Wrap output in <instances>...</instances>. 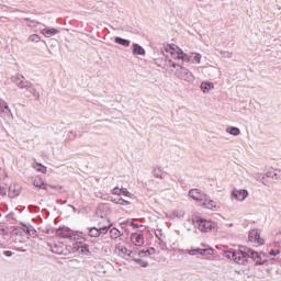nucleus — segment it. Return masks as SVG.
<instances>
[{
  "label": "nucleus",
  "mask_w": 281,
  "mask_h": 281,
  "mask_svg": "<svg viewBox=\"0 0 281 281\" xmlns=\"http://www.w3.org/2000/svg\"><path fill=\"white\" fill-rule=\"evenodd\" d=\"M170 54L175 60H182V63H193V65H201L203 56L200 53H184L177 44H166L162 47V53Z\"/></svg>",
  "instance_id": "f257e3e1"
},
{
  "label": "nucleus",
  "mask_w": 281,
  "mask_h": 281,
  "mask_svg": "<svg viewBox=\"0 0 281 281\" xmlns=\"http://www.w3.org/2000/svg\"><path fill=\"white\" fill-rule=\"evenodd\" d=\"M193 223H194L195 227H198V229L203 233L216 232V227H218L216 222H214L212 220L203 218L201 216H195L193 218Z\"/></svg>",
  "instance_id": "f03ea898"
},
{
  "label": "nucleus",
  "mask_w": 281,
  "mask_h": 281,
  "mask_svg": "<svg viewBox=\"0 0 281 281\" xmlns=\"http://www.w3.org/2000/svg\"><path fill=\"white\" fill-rule=\"evenodd\" d=\"M56 236H58L59 238H68L69 240H83L85 243H87V237H82L79 236L78 234L74 233L71 231V228L67 227V226H59L56 229Z\"/></svg>",
  "instance_id": "7ed1b4c3"
},
{
  "label": "nucleus",
  "mask_w": 281,
  "mask_h": 281,
  "mask_svg": "<svg viewBox=\"0 0 281 281\" xmlns=\"http://www.w3.org/2000/svg\"><path fill=\"white\" fill-rule=\"evenodd\" d=\"M225 258H228L229 260H234L237 265H243L246 262L245 260V254H243V248L239 249L238 252L234 249L226 250Z\"/></svg>",
  "instance_id": "20e7f679"
},
{
  "label": "nucleus",
  "mask_w": 281,
  "mask_h": 281,
  "mask_svg": "<svg viewBox=\"0 0 281 281\" xmlns=\"http://www.w3.org/2000/svg\"><path fill=\"white\" fill-rule=\"evenodd\" d=\"M109 229H111V225L108 226H101V227H88L87 228V234L90 236V238H100L102 234H109Z\"/></svg>",
  "instance_id": "39448f33"
},
{
  "label": "nucleus",
  "mask_w": 281,
  "mask_h": 281,
  "mask_svg": "<svg viewBox=\"0 0 281 281\" xmlns=\"http://www.w3.org/2000/svg\"><path fill=\"white\" fill-rule=\"evenodd\" d=\"M248 240L249 243H254L256 247L265 245V239L260 237V229L258 228H254L248 233Z\"/></svg>",
  "instance_id": "423d86ee"
},
{
  "label": "nucleus",
  "mask_w": 281,
  "mask_h": 281,
  "mask_svg": "<svg viewBox=\"0 0 281 281\" xmlns=\"http://www.w3.org/2000/svg\"><path fill=\"white\" fill-rule=\"evenodd\" d=\"M241 254H244V260H246L245 263H241L244 266L249 265V258L252 259V261L255 262V260L258 258L259 254L258 251L254 250L252 248H249L247 246H241Z\"/></svg>",
  "instance_id": "0eeeda50"
},
{
  "label": "nucleus",
  "mask_w": 281,
  "mask_h": 281,
  "mask_svg": "<svg viewBox=\"0 0 281 281\" xmlns=\"http://www.w3.org/2000/svg\"><path fill=\"white\" fill-rule=\"evenodd\" d=\"M177 76L180 80H184L186 82H194L195 79L194 75L183 66H180V68L177 69Z\"/></svg>",
  "instance_id": "6e6552de"
},
{
  "label": "nucleus",
  "mask_w": 281,
  "mask_h": 281,
  "mask_svg": "<svg viewBox=\"0 0 281 281\" xmlns=\"http://www.w3.org/2000/svg\"><path fill=\"white\" fill-rule=\"evenodd\" d=\"M20 89H25L26 98H30L31 95H33L35 97V100H41V93L36 90V87H34V83L26 80L25 83Z\"/></svg>",
  "instance_id": "1a4fd4ad"
},
{
  "label": "nucleus",
  "mask_w": 281,
  "mask_h": 281,
  "mask_svg": "<svg viewBox=\"0 0 281 281\" xmlns=\"http://www.w3.org/2000/svg\"><path fill=\"white\" fill-rule=\"evenodd\" d=\"M81 254L82 256H91V250L89 249V244H86L85 241H75L74 243V252Z\"/></svg>",
  "instance_id": "9d476101"
},
{
  "label": "nucleus",
  "mask_w": 281,
  "mask_h": 281,
  "mask_svg": "<svg viewBox=\"0 0 281 281\" xmlns=\"http://www.w3.org/2000/svg\"><path fill=\"white\" fill-rule=\"evenodd\" d=\"M195 256H203L206 260L214 258V248L206 246L205 248H194Z\"/></svg>",
  "instance_id": "9b49d317"
},
{
  "label": "nucleus",
  "mask_w": 281,
  "mask_h": 281,
  "mask_svg": "<svg viewBox=\"0 0 281 281\" xmlns=\"http://www.w3.org/2000/svg\"><path fill=\"white\" fill-rule=\"evenodd\" d=\"M189 196L190 199H193V201H207V194L200 189H190L189 190Z\"/></svg>",
  "instance_id": "f8f14e48"
},
{
  "label": "nucleus",
  "mask_w": 281,
  "mask_h": 281,
  "mask_svg": "<svg viewBox=\"0 0 281 281\" xmlns=\"http://www.w3.org/2000/svg\"><path fill=\"white\" fill-rule=\"evenodd\" d=\"M111 214V206L109 204H99L95 211V215L100 218H106Z\"/></svg>",
  "instance_id": "ddd939ff"
},
{
  "label": "nucleus",
  "mask_w": 281,
  "mask_h": 281,
  "mask_svg": "<svg viewBox=\"0 0 281 281\" xmlns=\"http://www.w3.org/2000/svg\"><path fill=\"white\" fill-rule=\"evenodd\" d=\"M131 241L133 243V245H135L136 247H143L144 245V232L139 231L136 233H132L131 235Z\"/></svg>",
  "instance_id": "4468645a"
},
{
  "label": "nucleus",
  "mask_w": 281,
  "mask_h": 281,
  "mask_svg": "<svg viewBox=\"0 0 281 281\" xmlns=\"http://www.w3.org/2000/svg\"><path fill=\"white\" fill-rule=\"evenodd\" d=\"M248 196H249V191H247V189H240V190L234 189L232 191V198L236 199V201H245V199H247Z\"/></svg>",
  "instance_id": "2eb2a0df"
},
{
  "label": "nucleus",
  "mask_w": 281,
  "mask_h": 281,
  "mask_svg": "<svg viewBox=\"0 0 281 281\" xmlns=\"http://www.w3.org/2000/svg\"><path fill=\"white\" fill-rule=\"evenodd\" d=\"M48 247L52 254H56L57 256H67V252H65V246L60 243L48 244Z\"/></svg>",
  "instance_id": "dca6fc26"
},
{
  "label": "nucleus",
  "mask_w": 281,
  "mask_h": 281,
  "mask_svg": "<svg viewBox=\"0 0 281 281\" xmlns=\"http://www.w3.org/2000/svg\"><path fill=\"white\" fill-rule=\"evenodd\" d=\"M201 206L205 207V210H212L213 212L218 210V205L214 200L210 199V195H206V200H202Z\"/></svg>",
  "instance_id": "f3484780"
},
{
  "label": "nucleus",
  "mask_w": 281,
  "mask_h": 281,
  "mask_svg": "<svg viewBox=\"0 0 281 281\" xmlns=\"http://www.w3.org/2000/svg\"><path fill=\"white\" fill-rule=\"evenodd\" d=\"M0 115L2 117H10L12 115V110H10V105H8V102L0 99Z\"/></svg>",
  "instance_id": "a211bd4d"
},
{
  "label": "nucleus",
  "mask_w": 281,
  "mask_h": 281,
  "mask_svg": "<svg viewBox=\"0 0 281 281\" xmlns=\"http://www.w3.org/2000/svg\"><path fill=\"white\" fill-rule=\"evenodd\" d=\"M19 194H21V186H19V184L9 186L8 196L10 199H16V196H19Z\"/></svg>",
  "instance_id": "6ab92c4d"
},
{
  "label": "nucleus",
  "mask_w": 281,
  "mask_h": 281,
  "mask_svg": "<svg viewBox=\"0 0 281 281\" xmlns=\"http://www.w3.org/2000/svg\"><path fill=\"white\" fill-rule=\"evenodd\" d=\"M26 81L25 76L21 74H16L15 76L11 77V82H13V85H15L19 89H21Z\"/></svg>",
  "instance_id": "aec40b11"
},
{
  "label": "nucleus",
  "mask_w": 281,
  "mask_h": 281,
  "mask_svg": "<svg viewBox=\"0 0 281 281\" xmlns=\"http://www.w3.org/2000/svg\"><path fill=\"white\" fill-rule=\"evenodd\" d=\"M132 54L133 56H146V49L137 44V43H133L132 44Z\"/></svg>",
  "instance_id": "412c9836"
},
{
  "label": "nucleus",
  "mask_w": 281,
  "mask_h": 281,
  "mask_svg": "<svg viewBox=\"0 0 281 281\" xmlns=\"http://www.w3.org/2000/svg\"><path fill=\"white\" fill-rule=\"evenodd\" d=\"M266 177L268 179H274L277 181L278 179H281V170L271 168L266 172Z\"/></svg>",
  "instance_id": "4be33fe9"
},
{
  "label": "nucleus",
  "mask_w": 281,
  "mask_h": 281,
  "mask_svg": "<svg viewBox=\"0 0 281 281\" xmlns=\"http://www.w3.org/2000/svg\"><path fill=\"white\" fill-rule=\"evenodd\" d=\"M202 93H210L214 89V83L212 81H202L200 85Z\"/></svg>",
  "instance_id": "5701e85b"
},
{
  "label": "nucleus",
  "mask_w": 281,
  "mask_h": 281,
  "mask_svg": "<svg viewBox=\"0 0 281 281\" xmlns=\"http://www.w3.org/2000/svg\"><path fill=\"white\" fill-rule=\"evenodd\" d=\"M155 254H157V249H155V247H149L146 250L143 249L138 251L139 258H147V256H155Z\"/></svg>",
  "instance_id": "b1692460"
},
{
  "label": "nucleus",
  "mask_w": 281,
  "mask_h": 281,
  "mask_svg": "<svg viewBox=\"0 0 281 281\" xmlns=\"http://www.w3.org/2000/svg\"><path fill=\"white\" fill-rule=\"evenodd\" d=\"M25 232L30 234L32 232V228H30L29 226H25V228L16 226L12 229L13 236H24Z\"/></svg>",
  "instance_id": "393cba45"
},
{
  "label": "nucleus",
  "mask_w": 281,
  "mask_h": 281,
  "mask_svg": "<svg viewBox=\"0 0 281 281\" xmlns=\"http://www.w3.org/2000/svg\"><path fill=\"white\" fill-rule=\"evenodd\" d=\"M33 186H34V188H40V190H47V188L49 187V184L47 182L43 181V179H41V178L34 179Z\"/></svg>",
  "instance_id": "a878e982"
},
{
  "label": "nucleus",
  "mask_w": 281,
  "mask_h": 281,
  "mask_svg": "<svg viewBox=\"0 0 281 281\" xmlns=\"http://www.w3.org/2000/svg\"><path fill=\"white\" fill-rule=\"evenodd\" d=\"M41 34H43V36H56L57 34H60V31L54 27H47V29H43L41 31Z\"/></svg>",
  "instance_id": "bb28decb"
},
{
  "label": "nucleus",
  "mask_w": 281,
  "mask_h": 281,
  "mask_svg": "<svg viewBox=\"0 0 281 281\" xmlns=\"http://www.w3.org/2000/svg\"><path fill=\"white\" fill-rule=\"evenodd\" d=\"M269 267V259H262V255H257V258L255 259V267Z\"/></svg>",
  "instance_id": "cd10ccee"
},
{
  "label": "nucleus",
  "mask_w": 281,
  "mask_h": 281,
  "mask_svg": "<svg viewBox=\"0 0 281 281\" xmlns=\"http://www.w3.org/2000/svg\"><path fill=\"white\" fill-rule=\"evenodd\" d=\"M114 43H116V45H122V47H131V40H126L121 36H116L114 38Z\"/></svg>",
  "instance_id": "c85d7f7f"
},
{
  "label": "nucleus",
  "mask_w": 281,
  "mask_h": 281,
  "mask_svg": "<svg viewBox=\"0 0 281 281\" xmlns=\"http://www.w3.org/2000/svg\"><path fill=\"white\" fill-rule=\"evenodd\" d=\"M226 133H228V135H233L234 137H238V135H240V128L236 126H228L226 128Z\"/></svg>",
  "instance_id": "c756f323"
},
{
  "label": "nucleus",
  "mask_w": 281,
  "mask_h": 281,
  "mask_svg": "<svg viewBox=\"0 0 281 281\" xmlns=\"http://www.w3.org/2000/svg\"><path fill=\"white\" fill-rule=\"evenodd\" d=\"M122 236V232H120V229L112 227L110 229V238H112V240H117V238H120Z\"/></svg>",
  "instance_id": "7c9ffc66"
},
{
  "label": "nucleus",
  "mask_w": 281,
  "mask_h": 281,
  "mask_svg": "<svg viewBox=\"0 0 281 281\" xmlns=\"http://www.w3.org/2000/svg\"><path fill=\"white\" fill-rule=\"evenodd\" d=\"M34 168L37 172H42V175H47V167L44 166L43 164L36 162Z\"/></svg>",
  "instance_id": "2f4dec72"
},
{
  "label": "nucleus",
  "mask_w": 281,
  "mask_h": 281,
  "mask_svg": "<svg viewBox=\"0 0 281 281\" xmlns=\"http://www.w3.org/2000/svg\"><path fill=\"white\" fill-rule=\"evenodd\" d=\"M153 175L154 177H156V179H164L166 177V172L161 171V168H154L153 170Z\"/></svg>",
  "instance_id": "473e14b6"
},
{
  "label": "nucleus",
  "mask_w": 281,
  "mask_h": 281,
  "mask_svg": "<svg viewBox=\"0 0 281 281\" xmlns=\"http://www.w3.org/2000/svg\"><path fill=\"white\" fill-rule=\"evenodd\" d=\"M133 262H136V265H139V267H143V269H146L148 267V261L142 259V258H132Z\"/></svg>",
  "instance_id": "72a5a7b5"
},
{
  "label": "nucleus",
  "mask_w": 281,
  "mask_h": 281,
  "mask_svg": "<svg viewBox=\"0 0 281 281\" xmlns=\"http://www.w3.org/2000/svg\"><path fill=\"white\" fill-rule=\"evenodd\" d=\"M255 179L260 181V183H263V186H267V173H257Z\"/></svg>",
  "instance_id": "f704fd0d"
},
{
  "label": "nucleus",
  "mask_w": 281,
  "mask_h": 281,
  "mask_svg": "<svg viewBox=\"0 0 281 281\" xmlns=\"http://www.w3.org/2000/svg\"><path fill=\"white\" fill-rule=\"evenodd\" d=\"M165 63H167V67H172L173 69H177V67H179V69H181V64H177V61H173L172 59H165Z\"/></svg>",
  "instance_id": "c9c22d12"
},
{
  "label": "nucleus",
  "mask_w": 281,
  "mask_h": 281,
  "mask_svg": "<svg viewBox=\"0 0 281 281\" xmlns=\"http://www.w3.org/2000/svg\"><path fill=\"white\" fill-rule=\"evenodd\" d=\"M273 247L281 248V231L274 236Z\"/></svg>",
  "instance_id": "e433bc0d"
},
{
  "label": "nucleus",
  "mask_w": 281,
  "mask_h": 281,
  "mask_svg": "<svg viewBox=\"0 0 281 281\" xmlns=\"http://www.w3.org/2000/svg\"><path fill=\"white\" fill-rule=\"evenodd\" d=\"M121 196H127L128 199H133L135 194L131 193V191H128V189L126 188H121Z\"/></svg>",
  "instance_id": "4c0bfd02"
},
{
  "label": "nucleus",
  "mask_w": 281,
  "mask_h": 281,
  "mask_svg": "<svg viewBox=\"0 0 281 281\" xmlns=\"http://www.w3.org/2000/svg\"><path fill=\"white\" fill-rule=\"evenodd\" d=\"M120 251L121 254H124V256H128V258H133V250H130L126 247H121Z\"/></svg>",
  "instance_id": "58836bf2"
},
{
  "label": "nucleus",
  "mask_w": 281,
  "mask_h": 281,
  "mask_svg": "<svg viewBox=\"0 0 281 281\" xmlns=\"http://www.w3.org/2000/svg\"><path fill=\"white\" fill-rule=\"evenodd\" d=\"M111 193H112L114 196H122V188H120V187H114V188L111 190Z\"/></svg>",
  "instance_id": "ea45409f"
},
{
  "label": "nucleus",
  "mask_w": 281,
  "mask_h": 281,
  "mask_svg": "<svg viewBox=\"0 0 281 281\" xmlns=\"http://www.w3.org/2000/svg\"><path fill=\"white\" fill-rule=\"evenodd\" d=\"M64 254H67V256H69V254H75V252H74V244H72V246H71V245H67V246L64 248Z\"/></svg>",
  "instance_id": "a19ab883"
},
{
  "label": "nucleus",
  "mask_w": 281,
  "mask_h": 281,
  "mask_svg": "<svg viewBox=\"0 0 281 281\" xmlns=\"http://www.w3.org/2000/svg\"><path fill=\"white\" fill-rule=\"evenodd\" d=\"M76 137H78V134L75 131H69L67 133V139L74 140Z\"/></svg>",
  "instance_id": "79ce46f5"
},
{
  "label": "nucleus",
  "mask_w": 281,
  "mask_h": 281,
  "mask_svg": "<svg viewBox=\"0 0 281 281\" xmlns=\"http://www.w3.org/2000/svg\"><path fill=\"white\" fill-rule=\"evenodd\" d=\"M48 188H50V190H55V192H60V190H63V186L59 184H48Z\"/></svg>",
  "instance_id": "37998d69"
},
{
  "label": "nucleus",
  "mask_w": 281,
  "mask_h": 281,
  "mask_svg": "<svg viewBox=\"0 0 281 281\" xmlns=\"http://www.w3.org/2000/svg\"><path fill=\"white\" fill-rule=\"evenodd\" d=\"M280 254H281L280 248H277V249H271V250L268 252V256H273V257H276V256H280Z\"/></svg>",
  "instance_id": "c03bdc74"
},
{
  "label": "nucleus",
  "mask_w": 281,
  "mask_h": 281,
  "mask_svg": "<svg viewBox=\"0 0 281 281\" xmlns=\"http://www.w3.org/2000/svg\"><path fill=\"white\" fill-rule=\"evenodd\" d=\"M8 194V189L0 184V196H5Z\"/></svg>",
  "instance_id": "a18cd8bd"
},
{
  "label": "nucleus",
  "mask_w": 281,
  "mask_h": 281,
  "mask_svg": "<svg viewBox=\"0 0 281 281\" xmlns=\"http://www.w3.org/2000/svg\"><path fill=\"white\" fill-rule=\"evenodd\" d=\"M182 254H188L189 256H196L194 248L193 249H182Z\"/></svg>",
  "instance_id": "49530a36"
},
{
  "label": "nucleus",
  "mask_w": 281,
  "mask_h": 281,
  "mask_svg": "<svg viewBox=\"0 0 281 281\" xmlns=\"http://www.w3.org/2000/svg\"><path fill=\"white\" fill-rule=\"evenodd\" d=\"M119 205H123V206L131 205V201H127L121 198V200H119Z\"/></svg>",
  "instance_id": "de8ad7c7"
},
{
  "label": "nucleus",
  "mask_w": 281,
  "mask_h": 281,
  "mask_svg": "<svg viewBox=\"0 0 281 281\" xmlns=\"http://www.w3.org/2000/svg\"><path fill=\"white\" fill-rule=\"evenodd\" d=\"M127 225H130V227H133V229H138L139 228V224H137L133 221H127Z\"/></svg>",
  "instance_id": "09e8293b"
},
{
  "label": "nucleus",
  "mask_w": 281,
  "mask_h": 281,
  "mask_svg": "<svg viewBox=\"0 0 281 281\" xmlns=\"http://www.w3.org/2000/svg\"><path fill=\"white\" fill-rule=\"evenodd\" d=\"M2 256H5V258H12V256H14V252H12L11 250H3Z\"/></svg>",
  "instance_id": "8fccbe9b"
},
{
  "label": "nucleus",
  "mask_w": 281,
  "mask_h": 281,
  "mask_svg": "<svg viewBox=\"0 0 281 281\" xmlns=\"http://www.w3.org/2000/svg\"><path fill=\"white\" fill-rule=\"evenodd\" d=\"M121 199H122V195L112 196V203H115V205H120Z\"/></svg>",
  "instance_id": "3c124183"
},
{
  "label": "nucleus",
  "mask_w": 281,
  "mask_h": 281,
  "mask_svg": "<svg viewBox=\"0 0 281 281\" xmlns=\"http://www.w3.org/2000/svg\"><path fill=\"white\" fill-rule=\"evenodd\" d=\"M29 41H31L32 43H38L41 42V36L29 37Z\"/></svg>",
  "instance_id": "603ef678"
},
{
  "label": "nucleus",
  "mask_w": 281,
  "mask_h": 281,
  "mask_svg": "<svg viewBox=\"0 0 281 281\" xmlns=\"http://www.w3.org/2000/svg\"><path fill=\"white\" fill-rule=\"evenodd\" d=\"M103 201H113V195L105 194L102 196Z\"/></svg>",
  "instance_id": "864d4df0"
},
{
  "label": "nucleus",
  "mask_w": 281,
  "mask_h": 281,
  "mask_svg": "<svg viewBox=\"0 0 281 281\" xmlns=\"http://www.w3.org/2000/svg\"><path fill=\"white\" fill-rule=\"evenodd\" d=\"M7 218H11L12 221H15L14 212H10L9 214H7Z\"/></svg>",
  "instance_id": "5fc2aeb1"
},
{
  "label": "nucleus",
  "mask_w": 281,
  "mask_h": 281,
  "mask_svg": "<svg viewBox=\"0 0 281 281\" xmlns=\"http://www.w3.org/2000/svg\"><path fill=\"white\" fill-rule=\"evenodd\" d=\"M259 255L261 256V258H267L269 256V252H265V251H261L259 252Z\"/></svg>",
  "instance_id": "6e6d98bb"
},
{
  "label": "nucleus",
  "mask_w": 281,
  "mask_h": 281,
  "mask_svg": "<svg viewBox=\"0 0 281 281\" xmlns=\"http://www.w3.org/2000/svg\"><path fill=\"white\" fill-rule=\"evenodd\" d=\"M268 261H269V265H276V258H270L268 259Z\"/></svg>",
  "instance_id": "4d7b16f0"
},
{
  "label": "nucleus",
  "mask_w": 281,
  "mask_h": 281,
  "mask_svg": "<svg viewBox=\"0 0 281 281\" xmlns=\"http://www.w3.org/2000/svg\"><path fill=\"white\" fill-rule=\"evenodd\" d=\"M15 251H20L22 254H25V249H23V248H15Z\"/></svg>",
  "instance_id": "13d9d810"
},
{
  "label": "nucleus",
  "mask_w": 281,
  "mask_h": 281,
  "mask_svg": "<svg viewBox=\"0 0 281 281\" xmlns=\"http://www.w3.org/2000/svg\"><path fill=\"white\" fill-rule=\"evenodd\" d=\"M70 207H72L74 212H76V209H75V206H74V205H70Z\"/></svg>",
  "instance_id": "bf43d9fd"
},
{
  "label": "nucleus",
  "mask_w": 281,
  "mask_h": 281,
  "mask_svg": "<svg viewBox=\"0 0 281 281\" xmlns=\"http://www.w3.org/2000/svg\"><path fill=\"white\" fill-rule=\"evenodd\" d=\"M46 234H49V228L46 229Z\"/></svg>",
  "instance_id": "052dcab7"
},
{
  "label": "nucleus",
  "mask_w": 281,
  "mask_h": 281,
  "mask_svg": "<svg viewBox=\"0 0 281 281\" xmlns=\"http://www.w3.org/2000/svg\"><path fill=\"white\" fill-rule=\"evenodd\" d=\"M201 247H205V244H201Z\"/></svg>",
  "instance_id": "680f3d73"
}]
</instances>
